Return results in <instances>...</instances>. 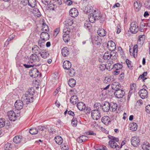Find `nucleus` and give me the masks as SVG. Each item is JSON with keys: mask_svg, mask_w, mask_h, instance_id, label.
I'll return each mask as SVG.
<instances>
[{"mask_svg": "<svg viewBox=\"0 0 150 150\" xmlns=\"http://www.w3.org/2000/svg\"><path fill=\"white\" fill-rule=\"evenodd\" d=\"M35 93V90L33 87L29 88L25 94L23 95L21 100H16L15 103V106L16 109L20 110L23 108V102L28 104L30 102L33 101V96Z\"/></svg>", "mask_w": 150, "mask_h": 150, "instance_id": "f257e3e1", "label": "nucleus"}, {"mask_svg": "<svg viewBox=\"0 0 150 150\" xmlns=\"http://www.w3.org/2000/svg\"><path fill=\"white\" fill-rule=\"evenodd\" d=\"M40 57L35 54H32L30 57V59L27 62V64H23L24 67L26 68H28L33 67L35 66L36 67L39 66L41 64L39 63L38 64H36L40 61Z\"/></svg>", "mask_w": 150, "mask_h": 150, "instance_id": "f03ea898", "label": "nucleus"}, {"mask_svg": "<svg viewBox=\"0 0 150 150\" xmlns=\"http://www.w3.org/2000/svg\"><path fill=\"white\" fill-rule=\"evenodd\" d=\"M108 137L110 140L109 142V144L110 146L112 148L115 149L116 150H119L122 148L123 145L125 144V141H123L121 143V146L120 147L116 143V142H118L119 141V139L118 138H116L110 135H108Z\"/></svg>", "mask_w": 150, "mask_h": 150, "instance_id": "7ed1b4c3", "label": "nucleus"}, {"mask_svg": "<svg viewBox=\"0 0 150 150\" xmlns=\"http://www.w3.org/2000/svg\"><path fill=\"white\" fill-rule=\"evenodd\" d=\"M101 18L98 10H93V13L90 14L88 16L89 22L91 23H94L95 21L99 20Z\"/></svg>", "mask_w": 150, "mask_h": 150, "instance_id": "20e7f679", "label": "nucleus"}, {"mask_svg": "<svg viewBox=\"0 0 150 150\" xmlns=\"http://www.w3.org/2000/svg\"><path fill=\"white\" fill-rule=\"evenodd\" d=\"M129 30L132 33H136L139 30L138 24L136 22H132L131 23Z\"/></svg>", "mask_w": 150, "mask_h": 150, "instance_id": "39448f33", "label": "nucleus"}, {"mask_svg": "<svg viewBox=\"0 0 150 150\" xmlns=\"http://www.w3.org/2000/svg\"><path fill=\"white\" fill-rule=\"evenodd\" d=\"M91 116L93 119L98 120L100 117V112L98 110H93L91 112Z\"/></svg>", "mask_w": 150, "mask_h": 150, "instance_id": "423d86ee", "label": "nucleus"}, {"mask_svg": "<svg viewBox=\"0 0 150 150\" xmlns=\"http://www.w3.org/2000/svg\"><path fill=\"white\" fill-rule=\"evenodd\" d=\"M66 28H64L63 30V32L64 34L63 35V37L64 41L65 42H67L70 40L69 35V31L68 30L67 27Z\"/></svg>", "mask_w": 150, "mask_h": 150, "instance_id": "0eeeda50", "label": "nucleus"}, {"mask_svg": "<svg viewBox=\"0 0 150 150\" xmlns=\"http://www.w3.org/2000/svg\"><path fill=\"white\" fill-rule=\"evenodd\" d=\"M39 72L36 68H32L29 71V74L31 77L35 78L38 76Z\"/></svg>", "mask_w": 150, "mask_h": 150, "instance_id": "6e6552de", "label": "nucleus"}, {"mask_svg": "<svg viewBox=\"0 0 150 150\" xmlns=\"http://www.w3.org/2000/svg\"><path fill=\"white\" fill-rule=\"evenodd\" d=\"M100 37L97 35H95L92 38V42L94 44L100 45L102 43V40Z\"/></svg>", "mask_w": 150, "mask_h": 150, "instance_id": "1a4fd4ad", "label": "nucleus"}, {"mask_svg": "<svg viewBox=\"0 0 150 150\" xmlns=\"http://www.w3.org/2000/svg\"><path fill=\"white\" fill-rule=\"evenodd\" d=\"M102 110L104 112H108L110 110V103L108 102L105 101L103 105H101Z\"/></svg>", "mask_w": 150, "mask_h": 150, "instance_id": "9d476101", "label": "nucleus"}, {"mask_svg": "<svg viewBox=\"0 0 150 150\" xmlns=\"http://www.w3.org/2000/svg\"><path fill=\"white\" fill-rule=\"evenodd\" d=\"M7 115L10 120L15 121L16 118V116L15 113L13 110H11L7 113Z\"/></svg>", "mask_w": 150, "mask_h": 150, "instance_id": "9b49d317", "label": "nucleus"}, {"mask_svg": "<svg viewBox=\"0 0 150 150\" xmlns=\"http://www.w3.org/2000/svg\"><path fill=\"white\" fill-rule=\"evenodd\" d=\"M108 48L110 51L113 52L115 50L116 46L115 42L111 41H109L107 44Z\"/></svg>", "mask_w": 150, "mask_h": 150, "instance_id": "f8f14e48", "label": "nucleus"}, {"mask_svg": "<svg viewBox=\"0 0 150 150\" xmlns=\"http://www.w3.org/2000/svg\"><path fill=\"white\" fill-rule=\"evenodd\" d=\"M131 141L132 145L134 147H136L139 144L140 141L138 137H133L131 138Z\"/></svg>", "mask_w": 150, "mask_h": 150, "instance_id": "ddd939ff", "label": "nucleus"}, {"mask_svg": "<svg viewBox=\"0 0 150 150\" xmlns=\"http://www.w3.org/2000/svg\"><path fill=\"white\" fill-rule=\"evenodd\" d=\"M138 93L142 99L146 98L148 96V92L146 89H140Z\"/></svg>", "mask_w": 150, "mask_h": 150, "instance_id": "4468645a", "label": "nucleus"}, {"mask_svg": "<svg viewBox=\"0 0 150 150\" xmlns=\"http://www.w3.org/2000/svg\"><path fill=\"white\" fill-rule=\"evenodd\" d=\"M94 9L93 7L90 5H88L87 6L85 7L84 9V12L86 14L89 15L91 13H92Z\"/></svg>", "mask_w": 150, "mask_h": 150, "instance_id": "2eb2a0df", "label": "nucleus"}, {"mask_svg": "<svg viewBox=\"0 0 150 150\" xmlns=\"http://www.w3.org/2000/svg\"><path fill=\"white\" fill-rule=\"evenodd\" d=\"M114 94L117 98H121L123 97L125 94V92L124 91L120 89L115 91L114 92Z\"/></svg>", "mask_w": 150, "mask_h": 150, "instance_id": "dca6fc26", "label": "nucleus"}, {"mask_svg": "<svg viewBox=\"0 0 150 150\" xmlns=\"http://www.w3.org/2000/svg\"><path fill=\"white\" fill-rule=\"evenodd\" d=\"M137 45H135L134 46L132 49H129V51L131 55H133L134 57H135L136 56H137Z\"/></svg>", "mask_w": 150, "mask_h": 150, "instance_id": "f3484780", "label": "nucleus"}, {"mask_svg": "<svg viewBox=\"0 0 150 150\" xmlns=\"http://www.w3.org/2000/svg\"><path fill=\"white\" fill-rule=\"evenodd\" d=\"M40 37L44 41H45L49 39L50 35L47 32H43L41 34Z\"/></svg>", "mask_w": 150, "mask_h": 150, "instance_id": "a211bd4d", "label": "nucleus"}, {"mask_svg": "<svg viewBox=\"0 0 150 150\" xmlns=\"http://www.w3.org/2000/svg\"><path fill=\"white\" fill-rule=\"evenodd\" d=\"M79 14V12L77 9L75 8H71L70 11V15L72 17H75L77 16Z\"/></svg>", "mask_w": 150, "mask_h": 150, "instance_id": "6ab92c4d", "label": "nucleus"}, {"mask_svg": "<svg viewBox=\"0 0 150 150\" xmlns=\"http://www.w3.org/2000/svg\"><path fill=\"white\" fill-rule=\"evenodd\" d=\"M102 122L106 125H108L111 122V121L110 118L108 116H104L101 119Z\"/></svg>", "mask_w": 150, "mask_h": 150, "instance_id": "aec40b11", "label": "nucleus"}, {"mask_svg": "<svg viewBox=\"0 0 150 150\" xmlns=\"http://www.w3.org/2000/svg\"><path fill=\"white\" fill-rule=\"evenodd\" d=\"M32 50L33 54L38 55L40 53L41 49L38 46L36 45H34L32 48Z\"/></svg>", "mask_w": 150, "mask_h": 150, "instance_id": "412c9836", "label": "nucleus"}, {"mask_svg": "<svg viewBox=\"0 0 150 150\" xmlns=\"http://www.w3.org/2000/svg\"><path fill=\"white\" fill-rule=\"evenodd\" d=\"M145 39V36L144 35H140L139 36L137 41V44L142 45L144 43Z\"/></svg>", "mask_w": 150, "mask_h": 150, "instance_id": "4be33fe9", "label": "nucleus"}, {"mask_svg": "<svg viewBox=\"0 0 150 150\" xmlns=\"http://www.w3.org/2000/svg\"><path fill=\"white\" fill-rule=\"evenodd\" d=\"M63 67L65 70H68L71 67V64L69 61H65L63 63Z\"/></svg>", "mask_w": 150, "mask_h": 150, "instance_id": "5701e85b", "label": "nucleus"}, {"mask_svg": "<svg viewBox=\"0 0 150 150\" xmlns=\"http://www.w3.org/2000/svg\"><path fill=\"white\" fill-rule=\"evenodd\" d=\"M134 9L136 11H138L140 9L142 4L139 1H135L134 4Z\"/></svg>", "mask_w": 150, "mask_h": 150, "instance_id": "b1692460", "label": "nucleus"}, {"mask_svg": "<svg viewBox=\"0 0 150 150\" xmlns=\"http://www.w3.org/2000/svg\"><path fill=\"white\" fill-rule=\"evenodd\" d=\"M113 52H111L110 53L106 52L103 56V59L105 60L109 59L113 55Z\"/></svg>", "mask_w": 150, "mask_h": 150, "instance_id": "393cba45", "label": "nucleus"}, {"mask_svg": "<svg viewBox=\"0 0 150 150\" xmlns=\"http://www.w3.org/2000/svg\"><path fill=\"white\" fill-rule=\"evenodd\" d=\"M77 107L81 111L84 110L86 108L85 104L82 102H79L77 104Z\"/></svg>", "mask_w": 150, "mask_h": 150, "instance_id": "a878e982", "label": "nucleus"}, {"mask_svg": "<svg viewBox=\"0 0 150 150\" xmlns=\"http://www.w3.org/2000/svg\"><path fill=\"white\" fill-rule=\"evenodd\" d=\"M22 137L20 135H17L13 139V142L16 144L21 143L22 141Z\"/></svg>", "mask_w": 150, "mask_h": 150, "instance_id": "bb28decb", "label": "nucleus"}, {"mask_svg": "<svg viewBox=\"0 0 150 150\" xmlns=\"http://www.w3.org/2000/svg\"><path fill=\"white\" fill-rule=\"evenodd\" d=\"M88 137L85 135L81 136L77 139V141L79 143H82L88 140Z\"/></svg>", "mask_w": 150, "mask_h": 150, "instance_id": "cd10ccee", "label": "nucleus"}, {"mask_svg": "<svg viewBox=\"0 0 150 150\" xmlns=\"http://www.w3.org/2000/svg\"><path fill=\"white\" fill-rule=\"evenodd\" d=\"M40 55L42 58L45 59L49 57V54L46 50H42L40 52Z\"/></svg>", "mask_w": 150, "mask_h": 150, "instance_id": "c85d7f7f", "label": "nucleus"}, {"mask_svg": "<svg viewBox=\"0 0 150 150\" xmlns=\"http://www.w3.org/2000/svg\"><path fill=\"white\" fill-rule=\"evenodd\" d=\"M70 101L73 105L76 104L78 101V97L76 96H72L70 99Z\"/></svg>", "mask_w": 150, "mask_h": 150, "instance_id": "c756f323", "label": "nucleus"}, {"mask_svg": "<svg viewBox=\"0 0 150 150\" xmlns=\"http://www.w3.org/2000/svg\"><path fill=\"white\" fill-rule=\"evenodd\" d=\"M142 147L144 150H150V144L147 142H144L142 145Z\"/></svg>", "mask_w": 150, "mask_h": 150, "instance_id": "7c9ffc66", "label": "nucleus"}, {"mask_svg": "<svg viewBox=\"0 0 150 150\" xmlns=\"http://www.w3.org/2000/svg\"><path fill=\"white\" fill-rule=\"evenodd\" d=\"M62 53L64 57H66L69 54V50L67 47H64L62 49Z\"/></svg>", "mask_w": 150, "mask_h": 150, "instance_id": "2f4dec72", "label": "nucleus"}, {"mask_svg": "<svg viewBox=\"0 0 150 150\" xmlns=\"http://www.w3.org/2000/svg\"><path fill=\"white\" fill-rule=\"evenodd\" d=\"M110 110L112 112L115 111L117 108V104L114 102H111L110 103Z\"/></svg>", "mask_w": 150, "mask_h": 150, "instance_id": "473e14b6", "label": "nucleus"}, {"mask_svg": "<svg viewBox=\"0 0 150 150\" xmlns=\"http://www.w3.org/2000/svg\"><path fill=\"white\" fill-rule=\"evenodd\" d=\"M121 85L120 84L118 83H115L114 84H113V86H112V88L115 90V91L120 90Z\"/></svg>", "mask_w": 150, "mask_h": 150, "instance_id": "72a5a7b5", "label": "nucleus"}, {"mask_svg": "<svg viewBox=\"0 0 150 150\" xmlns=\"http://www.w3.org/2000/svg\"><path fill=\"white\" fill-rule=\"evenodd\" d=\"M27 2L28 5L32 8L35 7L36 5L35 0H28Z\"/></svg>", "mask_w": 150, "mask_h": 150, "instance_id": "f704fd0d", "label": "nucleus"}, {"mask_svg": "<svg viewBox=\"0 0 150 150\" xmlns=\"http://www.w3.org/2000/svg\"><path fill=\"white\" fill-rule=\"evenodd\" d=\"M56 142L59 145L61 144L63 142V139L60 136H56L54 139Z\"/></svg>", "mask_w": 150, "mask_h": 150, "instance_id": "c9c22d12", "label": "nucleus"}, {"mask_svg": "<svg viewBox=\"0 0 150 150\" xmlns=\"http://www.w3.org/2000/svg\"><path fill=\"white\" fill-rule=\"evenodd\" d=\"M64 24L66 26H71L73 23V21L71 19H67L64 22Z\"/></svg>", "mask_w": 150, "mask_h": 150, "instance_id": "e433bc0d", "label": "nucleus"}, {"mask_svg": "<svg viewBox=\"0 0 150 150\" xmlns=\"http://www.w3.org/2000/svg\"><path fill=\"white\" fill-rule=\"evenodd\" d=\"M76 81L73 78L70 79L68 81V84L71 87H74L76 85Z\"/></svg>", "mask_w": 150, "mask_h": 150, "instance_id": "4c0bfd02", "label": "nucleus"}, {"mask_svg": "<svg viewBox=\"0 0 150 150\" xmlns=\"http://www.w3.org/2000/svg\"><path fill=\"white\" fill-rule=\"evenodd\" d=\"M97 33L100 36H104L105 35L106 31L103 29H99Z\"/></svg>", "mask_w": 150, "mask_h": 150, "instance_id": "58836bf2", "label": "nucleus"}, {"mask_svg": "<svg viewBox=\"0 0 150 150\" xmlns=\"http://www.w3.org/2000/svg\"><path fill=\"white\" fill-rule=\"evenodd\" d=\"M130 129L133 131H135L137 129V123L133 122L131 123L130 124Z\"/></svg>", "mask_w": 150, "mask_h": 150, "instance_id": "ea45409f", "label": "nucleus"}, {"mask_svg": "<svg viewBox=\"0 0 150 150\" xmlns=\"http://www.w3.org/2000/svg\"><path fill=\"white\" fill-rule=\"evenodd\" d=\"M13 147V144H11L7 143L5 144L4 148L5 150H11Z\"/></svg>", "mask_w": 150, "mask_h": 150, "instance_id": "a19ab883", "label": "nucleus"}, {"mask_svg": "<svg viewBox=\"0 0 150 150\" xmlns=\"http://www.w3.org/2000/svg\"><path fill=\"white\" fill-rule=\"evenodd\" d=\"M122 65L120 64H116L113 65V68L116 70H119L122 69Z\"/></svg>", "mask_w": 150, "mask_h": 150, "instance_id": "79ce46f5", "label": "nucleus"}, {"mask_svg": "<svg viewBox=\"0 0 150 150\" xmlns=\"http://www.w3.org/2000/svg\"><path fill=\"white\" fill-rule=\"evenodd\" d=\"M29 132L30 134H35L38 132V129L36 128H33L30 129L29 130Z\"/></svg>", "mask_w": 150, "mask_h": 150, "instance_id": "37998d69", "label": "nucleus"}, {"mask_svg": "<svg viewBox=\"0 0 150 150\" xmlns=\"http://www.w3.org/2000/svg\"><path fill=\"white\" fill-rule=\"evenodd\" d=\"M42 30L43 32H47L49 31V28L46 24L43 22L42 24Z\"/></svg>", "mask_w": 150, "mask_h": 150, "instance_id": "c03bdc74", "label": "nucleus"}, {"mask_svg": "<svg viewBox=\"0 0 150 150\" xmlns=\"http://www.w3.org/2000/svg\"><path fill=\"white\" fill-rule=\"evenodd\" d=\"M84 27L86 29H89L91 27L90 23L88 21H86L84 23Z\"/></svg>", "mask_w": 150, "mask_h": 150, "instance_id": "a18cd8bd", "label": "nucleus"}, {"mask_svg": "<svg viewBox=\"0 0 150 150\" xmlns=\"http://www.w3.org/2000/svg\"><path fill=\"white\" fill-rule=\"evenodd\" d=\"M45 41H43L42 40H39L38 41V43L39 46L40 47L43 48L45 46Z\"/></svg>", "mask_w": 150, "mask_h": 150, "instance_id": "49530a36", "label": "nucleus"}, {"mask_svg": "<svg viewBox=\"0 0 150 150\" xmlns=\"http://www.w3.org/2000/svg\"><path fill=\"white\" fill-rule=\"evenodd\" d=\"M144 6L146 8L150 9V0H148L144 2Z\"/></svg>", "mask_w": 150, "mask_h": 150, "instance_id": "de8ad7c7", "label": "nucleus"}, {"mask_svg": "<svg viewBox=\"0 0 150 150\" xmlns=\"http://www.w3.org/2000/svg\"><path fill=\"white\" fill-rule=\"evenodd\" d=\"M105 66H106V69L109 70H111L113 68V65H112L110 63H107Z\"/></svg>", "mask_w": 150, "mask_h": 150, "instance_id": "09e8293b", "label": "nucleus"}, {"mask_svg": "<svg viewBox=\"0 0 150 150\" xmlns=\"http://www.w3.org/2000/svg\"><path fill=\"white\" fill-rule=\"evenodd\" d=\"M94 107L95 110H98L101 107V105L100 103H97L94 104Z\"/></svg>", "mask_w": 150, "mask_h": 150, "instance_id": "8fccbe9b", "label": "nucleus"}, {"mask_svg": "<svg viewBox=\"0 0 150 150\" xmlns=\"http://www.w3.org/2000/svg\"><path fill=\"white\" fill-rule=\"evenodd\" d=\"M5 123V120L4 118L0 119V127H2L4 126Z\"/></svg>", "mask_w": 150, "mask_h": 150, "instance_id": "3c124183", "label": "nucleus"}, {"mask_svg": "<svg viewBox=\"0 0 150 150\" xmlns=\"http://www.w3.org/2000/svg\"><path fill=\"white\" fill-rule=\"evenodd\" d=\"M71 124L74 127H76L77 124V121L76 118L73 117L71 120Z\"/></svg>", "mask_w": 150, "mask_h": 150, "instance_id": "603ef678", "label": "nucleus"}, {"mask_svg": "<svg viewBox=\"0 0 150 150\" xmlns=\"http://www.w3.org/2000/svg\"><path fill=\"white\" fill-rule=\"evenodd\" d=\"M118 52L119 53L120 55L122 57H124V52L122 48L120 47H118Z\"/></svg>", "mask_w": 150, "mask_h": 150, "instance_id": "864d4df0", "label": "nucleus"}, {"mask_svg": "<svg viewBox=\"0 0 150 150\" xmlns=\"http://www.w3.org/2000/svg\"><path fill=\"white\" fill-rule=\"evenodd\" d=\"M75 74V72L73 69H71L69 73V75L70 76H73Z\"/></svg>", "mask_w": 150, "mask_h": 150, "instance_id": "5fc2aeb1", "label": "nucleus"}, {"mask_svg": "<svg viewBox=\"0 0 150 150\" xmlns=\"http://www.w3.org/2000/svg\"><path fill=\"white\" fill-rule=\"evenodd\" d=\"M99 68L100 71H103L106 69V66H105V65L104 64H101L99 65Z\"/></svg>", "mask_w": 150, "mask_h": 150, "instance_id": "6e6d98bb", "label": "nucleus"}, {"mask_svg": "<svg viewBox=\"0 0 150 150\" xmlns=\"http://www.w3.org/2000/svg\"><path fill=\"white\" fill-rule=\"evenodd\" d=\"M111 79L110 78L108 77H105V79L103 81L104 83H109L110 82Z\"/></svg>", "mask_w": 150, "mask_h": 150, "instance_id": "4d7b16f0", "label": "nucleus"}, {"mask_svg": "<svg viewBox=\"0 0 150 150\" xmlns=\"http://www.w3.org/2000/svg\"><path fill=\"white\" fill-rule=\"evenodd\" d=\"M42 3L45 5H48L50 2V0H41Z\"/></svg>", "mask_w": 150, "mask_h": 150, "instance_id": "13d9d810", "label": "nucleus"}, {"mask_svg": "<svg viewBox=\"0 0 150 150\" xmlns=\"http://www.w3.org/2000/svg\"><path fill=\"white\" fill-rule=\"evenodd\" d=\"M147 26L146 25V24L143 22L142 21L140 23V26L141 28L146 29V27H147Z\"/></svg>", "mask_w": 150, "mask_h": 150, "instance_id": "bf43d9fd", "label": "nucleus"}, {"mask_svg": "<svg viewBox=\"0 0 150 150\" xmlns=\"http://www.w3.org/2000/svg\"><path fill=\"white\" fill-rule=\"evenodd\" d=\"M64 1L68 5H71L72 4V2L71 0H64Z\"/></svg>", "mask_w": 150, "mask_h": 150, "instance_id": "052dcab7", "label": "nucleus"}, {"mask_svg": "<svg viewBox=\"0 0 150 150\" xmlns=\"http://www.w3.org/2000/svg\"><path fill=\"white\" fill-rule=\"evenodd\" d=\"M146 112L150 114V105H147L145 108Z\"/></svg>", "mask_w": 150, "mask_h": 150, "instance_id": "680f3d73", "label": "nucleus"}, {"mask_svg": "<svg viewBox=\"0 0 150 150\" xmlns=\"http://www.w3.org/2000/svg\"><path fill=\"white\" fill-rule=\"evenodd\" d=\"M35 11L36 12L37 11V16L38 17H40L41 16V14L40 12L39 11V10L37 8H35Z\"/></svg>", "mask_w": 150, "mask_h": 150, "instance_id": "e2e57ef3", "label": "nucleus"}, {"mask_svg": "<svg viewBox=\"0 0 150 150\" xmlns=\"http://www.w3.org/2000/svg\"><path fill=\"white\" fill-rule=\"evenodd\" d=\"M37 128L38 129V130L42 131L44 130V129L45 128V126H39Z\"/></svg>", "mask_w": 150, "mask_h": 150, "instance_id": "0e129e2a", "label": "nucleus"}, {"mask_svg": "<svg viewBox=\"0 0 150 150\" xmlns=\"http://www.w3.org/2000/svg\"><path fill=\"white\" fill-rule=\"evenodd\" d=\"M121 31V29H120V27L119 25H118L117 26V30L116 33L117 34L120 33Z\"/></svg>", "mask_w": 150, "mask_h": 150, "instance_id": "69168bd1", "label": "nucleus"}, {"mask_svg": "<svg viewBox=\"0 0 150 150\" xmlns=\"http://www.w3.org/2000/svg\"><path fill=\"white\" fill-rule=\"evenodd\" d=\"M124 73H122L120 75L119 77V79L122 80L124 78Z\"/></svg>", "mask_w": 150, "mask_h": 150, "instance_id": "338daca9", "label": "nucleus"}, {"mask_svg": "<svg viewBox=\"0 0 150 150\" xmlns=\"http://www.w3.org/2000/svg\"><path fill=\"white\" fill-rule=\"evenodd\" d=\"M120 71L119 70H115L113 71V74L115 75H118L120 74Z\"/></svg>", "mask_w": 150, "mask_h": 150, "instance_id": "774afa93", "label": "nucleus"}]
</instances>
